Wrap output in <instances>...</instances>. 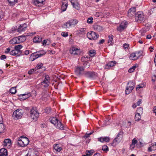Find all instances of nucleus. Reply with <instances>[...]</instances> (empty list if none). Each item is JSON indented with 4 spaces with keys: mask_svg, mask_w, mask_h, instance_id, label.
Returning <instances> with one entry per match:
<instances>
[{
    "mask_svg": "<svg viewBox=\"0 0 156 156\" xmlns=\"http://www.w3.org/2000/svg\"><path fill=\"white\" fill-rule=\"evenodd\" d=\"M29 142V140L26 137L21 136L19 137L17 144L20 147H24L27 145Z\"/></svg>",
    "mask_w": 156,
    "mask_h": 156,
    "instance_id": "f257e3e1",
    "label": "nucleus"
},
{
    "mask_svg": "<svg viewBox=\"0 0 156 156\" xmlns=\"http://www.w3.org/2000/svg\"><path fill=\"white\" fill-rule=\"evenodd\" d=\"M25 40V37L24 36H19L18 37H15L9 41L11 44H19Z\"/></svg>",
    "mask_w": 156,
    "mask_h": 156,
    "instance_id": "f03ea898",
    "label": "nucleus"
},
{
    "mask_svg": "<svg viewBox=\"0 0 156 156\" xmlns=\"http://www.w3.org/2000/svg\"><path fill=\"white\" fill-rule=\"evenodd\" d=\"M135 19L136 21L140 23L144 21L145 19V16L142 11L137 12L135 14Z\"/></svg>",
    "mask_w": 156,
    "mask_h": 156,
    "instance_id": "7ed1b4c3",
    "label": "nucleus"
},
{
    "mask_svg": "<svg viewBox=\"0 0 156 156\" xmlns=\"http://www.w3.org/2000/svg\"><path fill=\"white\" fill-rule=\"evenodd\" d=\"M123 132L121 131H120L112 143V145L115 146L120 142L122 140Z\"/></svg>",
    "mask_w": 156,
    "mask_h": 156,
    "instance_id": "20e7f679",
    "label": "nucleus"
},
{
    "mask_svg": "<svg viewBox=\"0 0 156 156\" xmlns=\"http://www.w3.org/2000/svg\"><path fill=\"white\" fill-rule=\"evenodd\" d=\"M42 51H37L32 53L30 58V60L33 61L38 57H40L46 54V52H45L44 53H40V52Z\"/></svg>",
    "mask_w": 156,
    "mask_h": 156,
    "instance_id": "39448f33",
    "label": "nucleus"
},
{
    "mask_svg": "<svg viewBox=\"0 0 156 156\" xmlns=\"http://www.w3.org/2000/svg\"><path fill=\"white\" fill-rule=\"evenodd\" d=\"M128 86L125 90V93L126 94H129L133 90L134 87V83L133 81H130L127 83Z\"/></svg>",
    "mask_w": 156,
    "mask_h": 156,
    "instance_id": "423d86ee",
    "label": "nucleus"
},
{
    "mask_svg": "<svg viewBox=\"0 0 156 156\" xmlns=\"http://www.w3.org/2000/svg\"><path fill=\"white\" fill-rule=\"evenodd\" d=\"M23 113V111L22 109H18L13 112L12 116L14 119H20L22 117Z\"/></svg>",
    "mask_w": 156,
    "mask_h": 156,
    "instance_id": "0eeeda50",
    "label": "nucleus"
},
{
    "mask_svg": "<svg viewBox=\"0 0 156 156\" xmlns=\"http://www.w3.org/2000/svg\"><path fill=\"white\" fill-rule=\"evenodd\" d=\"M87 36L90 40H95L98 38L99 35L95 32L91 31L87 33Z\"/></svg>",
    "mask_w": 156,
    "mask_h": 156,
    "instance_id": "6e6552de",
    "label": "nucleus"
},
{
    "mask_svg": "<svg viewBox=\"0 0 156 156\" xmlns=\"http://www.w3.org/2000/svg\"><path fill=\"white\" fill-rule=\"evenodd\" d=\"M30 114L31 118L35 121L37 120L39 116V113L34 108H32L30 111Z\"/></svg>",
    "mask_w": 156,
    "mask_h": 156,
    "instance_id": "1a4fd4ad",
    "label": "nucleus"
},
{
    "mask_svg": "<svg viewBox=\"0 0 156 156\" xmlns=\"http://www.w3.org/2000/svg\"><path fill=\"white\" fill-rule=\"evenodd\" d=\"M127 23L126 22H122L120 24L119 26L117 27V30L121 32L127 27Z\"/></svg>",
    "mask_w": 156,
    "mask_h": 156,
    "instance_id": "9d476101",
    "label": "nucleus"
},
{
    "mask_svg": "<svg viewBox=\"0 0 156 156\" xmlns=\"http://www.w3.org/2000/svg\"><path fill=\"white\" fill-rule=\"evenodd\" d=\"M83 74L85 77L87 78H93L97 76V74L94 72H86Z\"/></svg>",
    "mask_w": 156,
    "mask_h": 156,
    "instance_id": "9b49d317",
    "label": "nucleus"
},
{
    "mask_svg": "<svg viewBox=\"0 0 156 156\" xmlns=\"http://www.w3.org/2000/svg\"><path fill=\"white\" fill-rule=\"evenodd\" d=\"M45 1V0H32V2L37 6H41L44 4Z\"/></svg>",
    "mask_w": 156,
    "mask_h": 156,
    "instance_id": "f8f14e48",
    "label": "nucleus"
},
{
    "mask_svg": "<svg viewBox=\"0 0 156 156\" xmlns=\"http://www.w3.org/2000/svg\"><path fill=\"white\" fill-rule=\"evenodd\" d=\"M116 63V62L115 61L109 62L105 66L104 69H109L110 68L114 66Z\"/></svg>",
    "mask_w": 156,
    "mask_h": 156,
    "instance_id": "ddd939ff",
    "label": "nucleus"
},
{
    "mask_svg": "<svg viewBox=\"0 0 156 156\" xmlns=\"http://www.w3.org/2000/svg\"><path fill=\"white\" fill-rule=\"evenodd\" d=\"M70 52L71 54L78 55L80 53V50L76 48L73 47L70 50Z\"/></svg>",
    "mask_w": 156,
    "mask_h": 156,
    "instance_id": "4468645a",
    "label": "nucleus"
},
{
    "mask_svg": "<svg viewBox=\"0 0 156 156\" xmlns=\"http://www.w3.org/2000/svg\"><path fill=\"white\" fill-rule=\"evenodd\" d=\"M136 8L133 7L130 8L128 11V16H129L131 17L135 14Z\"/></svg>",
    "mask_w": 156,
    "mask_h": 156,
    "instance_id": "2eb2a0df",
    "label": "nucleus"
},
{
    "mask_svg": "<svg viewBox=\"0 0 156 156\" xmlns=\"http://www.w3.org/2000/svg\"><path fill=\"white\" fill-rule=\"evenodd\" d=\"M1 115H0V133H3L5 129V127L3 124Z\"/></svg>",
    "mask_w": 156,
    "mask_h": 156,
    "instance_id": "dca6fc26",
    "label": "nucleus"
},
{
    "mask_svg": "<svg viewBox=\"0 0 156 156\" xmlns=\"http://www.w3.org/2000/svg\"><path fill=\"white\" fill-rule=\"evenodd\" d=\"M27 27V24L26 23L20 25L18 28V31L20 32L25 31Z\"/></svg>",
    "mask_w": 156,
    "mask_h": 156,
    "instance_id": "f3484780",
    "label": "nucleus"
},
{
    "mask_svg": "<svg viewBox=\"0 0 156 156\" xmlns=\"http://www.w3.org/2000/svg\"><path fill=\"white\" fill-rule=\"evenodd\" d=\"M98 141L101 142H108L110 140V138L109 137H101L98 139Z\"/></svg>",
    "mask_w": 156,
    "mask_h": 156,
    "instance_id": "a211bd4d",
    "label": "nucleus"
},
{
    "mask_svg": "<svg viewBox=\"0 0 156 156\" xmlns=\"http://www.w3.org/2000/svg\"><path fill=\"white\" fill-rule=\"evenodd\" d=\"M84 69V67H77L75 70V73L77 75H80L81 74V72L83 71Z\"/></svg>",
    "mask_w": 156,
    "mask_h": 156,
    "instance_id": "6ab92c4d",
    "label": "nucleus"
},
{
    "mask_svg": "<svg viewBox=\"0 0 156 156\" xmlns=\"http://www.w3.org/2000/svg\"><path fill=\"white\" fill-rule=\"evenodd\" d=\"M94 30L98 32H101L103 30V27L100 25L95 24L94 26Z\"/></svg>",
    "mask_w": 156,
    "mask_h": 156,
    "instance_id": "aec40b11",
    "label": "nucleus"
},
{
    "mask_svg": "<svg viewBox=\"0 0 156 156\" xmlns=\"http://www.w3.org/2000/svg\"><path fill=\"white\" fill-rule=\"evenodd\" d=\"M7 151L5 148H2L0 150V156H7Z\"/></svg>",
    "mask_w": 156,
    "mask_h": 156,
    "instance_id": "412c9836",
    "label": "nucleus"
},
{
    "mask_svg": "<svg viewBox=\"0 0 156 156\" xmlns=\"http://www.w3.org/2000/svg\"><path fill=\"white\" fill-rule=\"evenodd\" d=\"M42 39V37L41 36L37 35L33 38V41L34 42L38 43L41 41Z\"/></svg>",
    "mask_w": 156,
    "mask_h": 156,
    "instance_id": "4be33fe9",
    "label": "nucleus"
},
{
    "mask_svg": "<svg viewBox=\"0 0 156 156\" xmlns=\"http://www.w3.org/2000/svg\"><path fill=\"white\" fill-rule=\"evenodd\" d=\"M11 140L9 139H5L3 142V145L4 146H9L11 144Z\"/></svg>",
    "mask_w": 156,
    "mask_h": 156,
    "instance_id": "5701e85b",
    "label": "nucleus"
},
{
    "mask_svg": "<svg viewBox=\"0 0 156 156\" xmlns=\"http://www.w3.org/2000/svg\"><path fill=\"white\" fill-rule=\"evenodd\" d=\"M58 121H59L58 119L55 117H52L50 119V122L55 126H56Z\"/></svg>",
    "mask_w": 156,
    "mask_h": 156,
    "instance_id": "b1692460",
    "label": "nucleus"
},
{
    "mask_svg": "<svg viewBox=\"0 0 156 156\" xmlns=\"http://www.w3.org/2000/svg\"><path fill=\"white\" fill-rule=\"evenodd\" d=\"M55 126L57 128L59 129L60 130H63L64 129L63 125L59 121L57 123Z\"/></svg>",
    "mask_w": 156,
    "mask_h": 156,
    "instance_id": "393cba45",
    "label": "nucleus"
},
{
    "mask_svg": "<svg viewBox=\"0 0 156 156\" xmlns=\"http://www.w3.org/2000/svg\"><path fill=\"white\" fill-rule=\"evenodd\" d=\"M69 22L71 26L73 25L75 26L78 22V20L76 19L70 20L69 21Z\"/></svg>",
    "mask_w": 156,
    "mask_h": 156,
    "instance_id": "a878e982",
    "label": "nucleus"
},
{
    "mask_svg": "<svg viewBox=\"0 0 156 156\" xmlns=\"http://www.w3.org/2000/svg\"><path fill=\"white\" fill-rule=\"evenodd\" d=\"M108 43L109 45H112L113 43L112 42L113 40V36L112 34L108 36Z\"/></svg>",
    "mask_w": 156,
    "mask_h": 156,
    "instance_id": "bb28decb",
    "label": "nucleus"
},
{
    "mask_svg": "<svg viewBox=\"0 0 156 156\" xmlns=\"http://www.w3.org/2000/svg\"><path fill=\"white\" fill-rule=\"evenodd\" d=\"M67 6L68 4L67 3H62L61 8V10L62 12H64L66 10Z\"/></svg>",
    "mask_w": 156,
    "mask_h": 156,
    "instance_id": "cd10ccee",
    "label": "nucleus"
},
{
    "mask_svg": "<svg viewBox=\"0 0 156 156\" xmlns=\"http://www.w3.org/2000/svg\"><path fill=\"white\" fill-rule=\"evenodd\" d=\"M94 150H91L90 151L87 150L86 151V155L83 156H90L94 153Z\"/></svg>",
    "mask_w": 156,
    "mask_h": 156,
    "instance_id": "c85d7f7f",
    "label": "nucleus"
},
{
    "mask_svg": "<svg viewBox=\"0 0 156 156\" xmlns=\"http://www.w3.org/2000/svg\"><path fill=\"white\" fill-rule=\"evenodd\" d=\"M31 96V94L30 93L27 94H23L20 96L22 97V98L24 100L30 97Z\"/></svg>",
    "mask_w": 156,
    "mask_h": 156,
    "instance_id": "c756f323",
    "label": "nucleus"
},
{
    "mask_svg": "<svg viewBox=\"0 0 156 156\" xmlns=\"http://www.w3.org/2000/svg\"><path fill=\"white\" fill-rule=\"evenodd\" d=\"M54 149L56 151L59 152L62 149V148L60 147L59 144H56L54 147Z\"/></svg>",
    "mask_w": 156,
    "mask_h": 156,
    "instance_id": "7c9ffc66",
    "label": "nucleus"
},
{
    "mask_svg": "<svg viewBox=\"0 0 156 156\" xmlns=\"http://www.w3.org/2000/svg\"><path fill=\"white\" fill-rule=\"evenodd\" d=\"M41 84L44 87H47L49 86V82L48 80H43L41 82Z\"/></svg>",
    "mask_w": 156,
    "mask_h": 156,
    "instance_id": "2f4dec72",
    "label": "nucleus"
},
{
    "mask_svg": "<svg viewBox=\"0 0 156 156\" xmlns=\"http://www.w3.org/2000/svg\"><path fill=\"white\" fill-rule=\"evenodd\" d=\"M22 47L23 46L19 44L16 45L14 47V49L18 51L19 52H22L20 50Z\"/></svg>",
    "mask_w": 156,
    "mask_h": 156,
    "instance_id": "473e14b6",
    "label": "nucleus"
},
{
    "mask_svg": "<svg viewBox=\"0 0 156 156\" xmlns=\"http://www.w3.org/2000/svg\"><path fill=\"white\" fill-rule=\"evenodd\" d=\"M141 119V116L140 115V113L137 112L135 114V119L136 121H138Z\"/></svg>",
    "mask_w": 156,
    "mask_h": 156,
    "instance_id": "72a5a7b5",
    "label": "nucleus"
},
{
    "mask_svg": "<svg viewBox=\"0 0 156 156\" xmlns=\"http://www.w3.org/2000/svg\"><path fill=\"white\" fill-rule=\"evenodd\" d=\"M70 26H71L69 21H68L66 23H64L62 25V27L64 28H69Z\"/></svg>",
    "mask_w": 156,
    "mask_h": 156,
    "instance_id": "f704fd0d",
    "label": "nucleus"
},
{
    "mask_svg": "<svg viewBox=\"0 0 156 156\" xmlns=\"http://www.w3.org/2000/svg\"><path fill=\"white\" fill-rule=\"evenodd\" d=\"M129 58L132 60H135L137 59L136 56V54L135 53H132L130 54Z\"/></svg>",
    "mask_w": 156,
    "mask_h": 156,
    "instance_id": "c9c22d12",
    "label": "nucleus"
},
{
    "mask_svg": "<svg viewBox=\"0 0 156 156\" xmlns=\"http://www.w3.org/2000/svg\"><path fill=\"white\" fill-rule=\"evenodd\" d=\"M96 54V51L94 50H90L89 51V54L90 56L94 57Z\"/></svg>",
    "mask_w": 156,
    "mask_h": 156,
    "instance_id": "e433bc0d",
    "label": "nucleus"
},
{
    "mask_svg": "<svg viewBox=\"0 0 156 156\" xmlns=\"http://www.w3.org/2000/svg\"><path fill=\"white\" fill-rule=\"evenodd\" d=\"M72 5H73V7L75 8L77 10H78L79 9V5L78 4V2L77 1L74 2V4H72Z\"/></svg>",
    "mask_w": 156,
    "mask_h": 156,
    "instance_id": "4c0bfd02",
    "label": "nucleus"
},
{
    "mask_svg": "<svg viewBox=\"0 0 156 156\" xmlns=\"http://www.w3.org/2000/svg\"><path fill=\"white\" fill-rule=\"evenodd\" d=\"M135 53L136 54V56L137 59L140 57V56H142V52L141 51H136Z\"/></svg>",
    "mask_w": 156,
    "mask_h": 156,
    "instance_id": "58836bf2",
    "label": "nucleus"
},
{
    "mask_svg": "<svg viewBox=\"0 0 156 156\" xmlns=\"http://www.w3.org/2000/svg\"><path fill=\"white\" fill-rule=\"evenodd\" d=\"M50 43V41L48 40H44L42 42V44L43 45L45 46L46 45H48Z\"/></svg>",
    "mask_w": 156,
    "mask_h": 156,
    "instance_id": "ea45409f",
    "label": "nucleus"
},
{
    "mask_svg": "<svg viewBox=\"0 0 156 156\" xmlns=\"http://www.w3.org/2000/svg\"><path fill=\"white\" fill-rule=\"evenodd\" d=\"M10 92L12 94H15L16 92V87H12L11 88L10 90Z\"/></svg>",
    "mask_w": 156,
    "mask_h": 156,
    "instance_id": "a19ab883",
    "label": "nucleus"
},
{
    "mask_svg": "<svg viewBox=\"0 0 156 156\" xmlns=\"http://www.w3.org/2000/svg\"><path fill=\"white\" fill-rule=\"evenodd\" d=\"M86 29L85 28H81L78 30V32L79 34H83L84 33V31Z\"/></svg>",
    "mask_w": 156,
    "mask_h": 156,
    "instance_id": "79ce46f5",
    "label": "nucleus"
},
{
    "mask_svg": "<svg viewBox=\"0 0 156 156\" xmlns=\"http://www.w3.org/2000/svg\"><path fill=\"white\" fill-rule=\"evenodd\" d=\"M8 1L11 5H13L17 2V0H8Z\"/></svg>",
    "mask_w": 156,
    "mask_h": 156,
    "instance_id": "37998d69",
    "label": "nucleus"
},
{
    "mask_svg": "<svg viewBox=\"0 0 156 156\" xmlns=\"http://www.w3.org/2000/svg\"><path fill=\"white\" fill-rule=\"evenodd\" d=\"M43 64L41 63H38L35 68V70L41 68L43 66Z\"/></svg>",
    "mask_w": 156,
    "mask_h": 156,
    "instance_id": "c03bdc74",
    "label": "nucleus"
},
{
    "mask_svg": "<svg viewBox=\"0 0 156 156\" xmlns=\"http://www.w3.org/2000/svg\"><path fill=\"white\" fill-rule=\"evenodd\" d=\"M44 112L45 113L49 114L51 112V108H47L44 109Z\"/></svg>",
    "mask_w": 156,
    "mask_h": 156,
    "instance_id": "a18cd8bd",
    "label": "nucleus"
},
{
    "mask_svg": "<svg viewBox=\"0 0 156 156\" xmlns=\"http://www.w3.org/2000/svg\"><path fill=\"white\" fill-rule=\"evenodd\" d=\"M143 108L142 107H139L137 108V110L136 111L138 113H142L143 112Z\"/></svg>",
    "mask_w": 156,
    "mask_h": 156,
    "instance_id": "49530a36",
    "label": "nucleus"
},
{
    "mask_svg": "<svg viewBox=\"0 0 156 156\" xmlns=\"http://www.w3.org/2000/svg\"><path fill=\"white\" fill-rule=\"evenodd\" d=\"M102 150L104 151H107L108 150V148L107 146L104 145L102 147Z\"/></svg>",
    "mask_w": 156,
    "mask_h": 156,
    "instance_id": "de8ad7c7",
    "label": "nucleus"
},
{
    "mask_svg": "<svg viewBox=\"0 0 156 156\" xmlns=\"http://www.w3.org/2000/svg\"><path fill=\"white\" fill-rule=\"evenodd\" d=\"M93 18L92 17L89 18L87 21V22L88 23H93Z\"/></svg>",
    "mask_w": 156,
    "mask_h": 156,
    "instance_id": "09e8293b",
    "label": "nucleus"
},
{
    "mask_svg": "<svg viewBox=\"0 0 156 156\" xmlns=\"http://www.w3.org/2000/svg\"><path fill=\"white\" fill-rule=\"evenodd\" d=\"M35 70H36L35 69H31L28 72V74L30 75L32 74L34 72V71Z\"/></svg>",
    "mask_w": 156,
    "mask_h": 156,
    "instance_id": "8fccbe9b",
    "label": "nucleus"
},
{
    "mask_svg": "<svg viewBox=\"0 0 156 156\" xmlns=\"http://www.w3.org/2000/svg\"><path fill=\"white\" fill-rule=\"evenodd\" d=\"M92 133H87L86 134L83 136V137L84 138L86 139L89 136L91 135L92 134Z\"/></svg>",
    "mask_w": 156,
    "mask_h": 156,
    "instance_id": "3c124183",
    "label": "nucleus"
},
{
    "mask_svg": "<svg viewBox=\"0 0 156 156\" xmlns=\"http://www.w3.org/2000/svg\"><path fill=\"white\" fill-rule=\"evenodd\" d=\"M14 50H15V55H17V56H20V55L22 53V52H19L18 51L15 50L14 49Z\"/></svg>",
    "mask_w": 156,
    "mask_h": 156,
    "instance_id": "603ef678",
    "label": "nucleus"
},
{
    "mask_svg": "<svg viewBox=\"0 0 156 156\" xmlns=\"http://www.w3.org/2000/svg\"><path fill=\"white\" fill-rule=\"evenodd\" d=\"M61 35L64 37H66L68 35V32L65 33L64 32H62Z\"/></svg>",
    "mask_w": 156,
    "mask_h": 156,
    "instance_id": "864d4df0",
    "label": "nucleus"
},
{
    "mask_svg": "<svg viewBox=\"0 0 156 156\" xmlns=\"http://www.w3.org/2000/svg\"><path fill=\"white\" fill-rule=\"evenodd\" d=\"M143 85H138L136 87V90H138L140 88H142L143 87Z\"/></svg>",
    "mask_w": 156,
    "mask_h": 156,
    "instance_id": "5fc2aeb1",
    "label": "nucleus"
},
{
    "mask_svg": "<svg viewBox=\"0 0 156 156\" xmlns=\"http://www.w3.org/2000/svg\"><path fill=\"white\" fill-rule=\"evenodd\" d=\"M137 143V141L135 138H134L132 140V144L135 145Z\"/></svg>",
    "mask_w": 156,
    "mask_h": 156,
    "instance_id": "6e6d98bb",
    "label": "nucleus"
},
{
    "mask_svg": "<svg viewBox=\"0 0 156 156\" xmlns=\"http://www.w3.org/2000/svg\"><path fill=\"white\" fill-rule=\"evenodd\" d=\"M129 46V44L126 43L124 44L123 45V47L125 49H127L128 48Z\"/></svg>",
    "mask_w": 156,
    "mask_h": 156,
    "instance_id": "4d7b16f0",
    "label": "nucleus"
},
{
    "mask_svg": "<svg viewBox=\"0 0 156 156\" xmlns=\"http://www.w3.org/2000/svg\"><path fill=\"white\" fill-rule=\"evenodd\" d=\"M154 147H152V146L149 147L148 148V151L149 152L151 151L152 150H155L153 149Z\"/></svg>",
    "mask_w": 156,
    "mask_h": 156,
    "instance_id": "13d9d810",
    "label": "nucleus"
},
{
    "mask_svg": "<svg viewBox=\"0 0 156 156\" xmlns=\"http://www.w3.org/2000/svg\"><path fill=\"white\" fill-rule=\"evenodd\" d=\"M49 77L48 75H46L45 76V78L44 79V80H48L49 81Z\"/></svg>",
    "mask_w": 156,
    "mask_h": 156,
    "instance_id": "bf43d9fd",
    "label": "nucleus"
},
{
    "mask_svg": "<svg viewBox=\"0 0 156 156\" xmlns=\"http://www.w3.org/2000/svg\"><path fill=\"white\" fill-rule=\"evenodd\" d=\"M31 51H29V50H26L24 52V55H27L29 54L30 52Z\"/></svg>",
    "mask_w": 156,
    "mask_h": 156,
    "instance_id": "052dcab7",
    "label": "nucleus"
},
{
    "mask_svg": "<svg viewBox=\"0 0 156 156\" xmlns=\"http://www.w3.org/2000/svg\"><path fill=\"white\" fill-rule=\"evenodd\" d=\"M6 58V56L5 55H2L0 56V58L1 60H3Z\"/></svg>",
    "mask_w": 156,
    "mask_h": 156,
    "instance_id": "680f3d73",
    "label": "nucleus"
},
{
    "mask_svg": "<svg viewBox=\"0 0 156 156\" xmlns=\"http://www.w3.org/2000/svg\"><path fill=\"white\" fill-rule=\"evenodd\" d=\"M142 100L141 99H140L139 100L136 102V104H137V105H139L142 103Z\"/></svg>",
    "mask_w": 156,
    "mask_h": 156,
    "instance_id": "e2e57ef3",
    "label": "nucleus"
},
{
    "mask_svg": "<svg viewBox=\"0 0 156 156\" xmlns=\"http://www.w3.org/2000/svg\"><path fill=\"white\" fill-rule=\"evenodd\" d=\"M152 147H154L153 149L155 150H156V142L153 143V144H152Z\"/></svg>",
    "mask_w": 156,
    "mask_h": 156,
    "instance_id": "0e129e2a",
    "label": "nucleus"
},
{
    "mask_svg": "<svg viewBox=\"0 0 156 156\" xmlns=\"http://www.w3.org/2000/svg\"><path fill=\"white\" fill-rule=\"evenodd\" d=\"M10 49L9 48H7L5 50V53H8L10 51Z\"/></svg>",
    "mask_w": 156,
    "mask_h": 156,
    "instance_id": "69168bd1",
    "label": "nucleus"
},
{
    "mask_svg": "<svg viewBox=\"0 0 156 156\" xmlns=\"http://www.w3.org/2000/svg\"><path fill=\"white\" fill-rule=\"evenodd\" d=\"M15 50H12V51H11L10 52V54L12 55H14L15 56Z\"/></svg>",
    "mask_w": 156,
    "mask_h": 156,
    "instance_id": "338daca9",
    "label": "nucleus"
},
{
    "mask_svg": "<svg viewBox=\"0 0 156 156\" xmlns=\"http://www.w3.org/2000/svg\"><path fill=\"white\" fill-rule=\"evenodd\" d=\"M93 156H101V155L100 153H96L94 154Z\"/></svg>",
    "mask_w": 156,
    "mask_h": 156,
    "instance_id": "774afa93",
    "label": "nucleus"
}]
</instances>
